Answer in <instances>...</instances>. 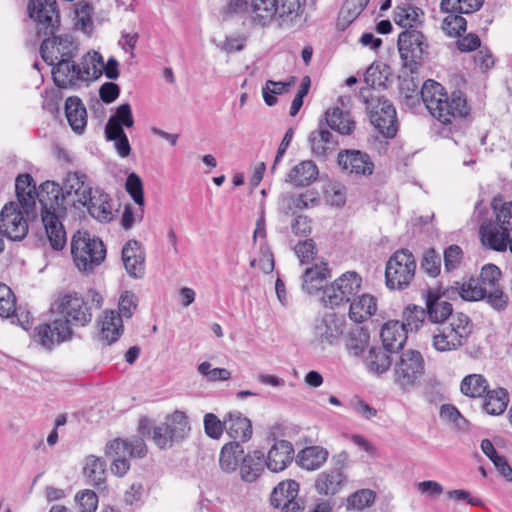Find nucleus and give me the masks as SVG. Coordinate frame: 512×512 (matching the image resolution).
<instances>
[{
	"mask_svg": "<svg viewBox=\"0 0 512 512\" xmlns=\"http://www.w3.org/2000/svg\"><path fill=\"white\" fill-rule=\"evenodd\" d=\"M33 179L29 174H22L16 178L15 191L18 203L27 215L33 210L36 199L42 205V222L50 246L54 250H62L67 242L66 231L57 212L63 208L64 194L59 184L46 181L36 191Z\"/></svg>",
	"mask_w": 512,
	"mask_h": 512,
	"instance_id": "1",
	"label": "nucleus"
},
{
	"mask_svg": "<svg viewBox=\"0 0 512 512\" xmlns=\"http://www.w3.org/2000/svg\"><path fill=\"white\" fill-rule=\"evenodd\" d=\"M421 98L430 114L444 125L452 124L469 114L466 98L461 92L455 91L449 96L444 87L434 80L424 82Z\"/></svg>",
	"mask_w": 512,
	"mask_h": 512,
	"instance_id": "2",
	"label": "nucleus"
},
{
	"mask_svg": "<svg viewBox=\"0 0 512 512\" xmlns=\"http://www.w3.org/2000/svg\"><path fill=\"white\" fill-rule=\"evenodd\" d=\"M472 328L471 321L466 314L455 313L449 318V321L435 329L432 346L439 352L455 351L467 342Z\"/></svg>",
	"mask_w": 512,
	"mask_h": 512,
	"instance_id": "3",
	"label": "nucleus"
},
{
	"mask_svg": "<svg viewBox=\"0 0 512 512\" xmlns=\"http://www.w3.org/2000/svg\"><path fill=\"white\" fill-rule=\"evenodd\" d=\"M360 97L366 104L370 121L379 133L386 138H393L398 130L396 110L392 104L377 95L369 88H363Z\"/></svg>",
	"mask_w": 512,
	"mask_h": 512,
	"instance_id": "4",
	"label": "nucleus"
},
{
	"mask_svg": "<svg viewBox=\"0 0 512 512\" xmlns=\"http://www.w3.org/2000/svg\"><path fill=\"white\" fill-rule=\"evenodd\" d=\"M71 253L79 270H92L102 263L106 256L103 242L86 231H78L71 241Z\"/></svg>",
	"mask_w": 512,
	"mask_h": 512,
	"instance_id": "5",
	"label": "nucleus"
},
{
	"mask_svg": "<svg viewBox=\"0 0 512 512\" xmlns=\"http://www.w3.org/2000/svg\"><path fill=\"white\" fill-rule=\"evenodd\" d=\"M146 453V445L140 437L114 439L106 447V454L112 458L111 472L118 477H123L129 471L128 457L142 458Z\"/></svg>",
	"mask_w": 512,
	"mask_h": 512,
	"instance_id": "6",
	"label": "nucleus"
},
{
	"mask_svg": "<svg viewBox=\"0 0 512 512\" xmlns=\"http://www.w3.org/2000/svg\"><path fill=\"white\" fill-rule=\"evenodd\" d=\"M397 45L403 66L411 73L416 72L428 49L423 33L417 29H406L399 34Z\"/></svg>",
	"mask_w": 512,
	"mask_h": 512,
	"instance_id": "7",
	"label": "nucleus"
},
{
	"mask_svg": "<svg viewBox=\"0 0 512 512\" xmlns=\"http://www.w3.org/2000/svg\"><path fill=\"white\" fill-rule=\"evenodd\" d=\"M394 382L403 390L414 387L425 372L422 354L413 349L403 351L394 364Z\"/></svg>",
	"mask_w": 512,
	"mask_h": 512,
	"instance_id": "8",
	"label": "nucleus"
},
{
	"mask_svg": "<svg viewBox=\"0 0 512 512\" xmlns=\"http://www.w3.org/2000/svg\"><path fill=\"white\" fill-rule=\"evenodd\" d=\"M416 262L413 254L402 249L396 251L388 260L385 270L386 284L391 289H403L414 278Z\"/></svg>",
	"mask_w": 512,
	"mask_h": 512,
	"instance_id": "9",
	"label": "nucleus"
},
{
	"mask_svg": "<svg viewBox=\"0 0 512 512\" xmlns=\"http://www.w3.org/2000/svg\"><path fill=\"white\" fill-rule=\"evenodd\" d=\"M361 283L362 278L356 272H346L324 288L322 301L332 308L346 304L357 295Z\"/></svg>",
	"mask_w": 512,
	"mask_h": 512,
	"instance_id": "10",
	"label": "nucleus"
},
{
	"mask_svg": "<svg viewBox=\"0 0 512 512\" xmlns=\"http://www.w3.org/2000/svg\"><path fill=\"white\" fill-rule=\"evenodd\" d=\"M16 202L5 204L0 212V232L13 241L22 240L28 233L25 210Z\"/></svg>",
	"mask_w": 512,
	"mask_h": 512,
	"instance_id": "11",
	"label": "nucleus"
},
{
	"mask_svg": "<svg viewBox=\"0 0 512 512\" xmlns=\"http://www.w3.org/2000/svg\"><path fill=\"white\" fill-rule=\"evenodd\" d=\"M27 9L38 25L39 34L54 35L59 24L56 0H30Z\"/></svg>",
	"mask_w": 512,
	"mask_h": 512,
	"instance_id": "12",
	"label": "nucleus"
},
{
	"mask_svg": "<svg viewBox=\"0 0 512 512\" xmlns=\"http://www.w3.org/2000/svg\"><path fill=\"white\" fill-rule=\"evenodd\" d=\"M59 312L64 317L62 320L76 326H85L92 319V313L87 303L78 293H67L63 295L59 303Z\"/></svg>",
	"mask_w": 512,
	"mask_h": 512,
	"instance_id": "13",
	"label": "nucleus"
},
{
	"mask_svg": "<svg viewBox=\"0 0 512 512\" xmlns=\"http://www.w3.org/2000/svg\"><path fill=\"white\" fill-rule=\"evenodd\" d=\"M345 328L346 320L343 315L328 312L317 321L314 333L319 342L333 345L342 337Z\"/></svg>",
	"mask_w": 512,
	"mask_h": 512,
	"instance_id": "14",
	"label": "nucleus"
},
{
	"mask_svg": "<svg viewBox=\"0 0 512 512\" xmlns=\"http://www.w3.org/2000/svg\"><path fill=\"white\" fill-rule=\"evenodd\" d=\"M77 47L70 37H48L40 46L43 60L49 65H54L61 58L73 59Z\"/></svg>",
	"mask_w": 512,
	"mask_h": 512,
	"instance_id": "15",
	"label": "nucleus"
},
{
	"mask_svg": "<svg viewBox=\"0 0 512 512\" xmlns=\"http://www.w3.org/2000/svg\"><path fill=\"white\" fill-rule=\"evenodd\" d=\"M337 163L343 171L357 176H369L374 170V164L370 156L360 150L340 152Z\"/></svg>",
	"mask_w": 512,
	"mask_h": 512,
	"instance_id": "16",
	"label": "nucleus"
},
{
	"mask_svg": "<svg viewBox=\"0 0 512 512\" xmlns=\"http://www.w3.org/2000/svg\"><path fill=\"white\" fill-rule=\"evenodd\" d=\"M347 482L346 472L327 469L316 475L313 487L317 494L331 500L343 490Z\"/></svg>",
	"mask_w": 512,
	"mask_h": 512,
	"instance_id": "17",
	"label": "nucleus"
},
{
	"mask_svg": "<svg viewBox=\"0 0 512 512\" xmlns=\"http://www.w3.org/2000/svg\"><path fill=\"white\" fill-rule=\"evenodd\" d=\"M81 205L86 206L92 218L101 223L114 219V205L110 196L99 189L92 190Z\"/></svg>",
	"mask_w": 512,
	"mask_h": 512,
	"instance_id": "18",
	"label": "nucleus"
},
{
	"mask_svg": "<svg viewBox=\"0 0 512 512\" xmlns=\"http://www.w3.org/2000/svg\"><path fill=\"white\" fill-rule=\"evenodd\" d=\"M72 330L62 320H55L50 324H42L35 329V341L44 348L50 349L55 344L71 338Z\"/></svg>",
	"mask_w": 512,
	"mask_h": 512,
	"instance_id": "19",
	"label": "nucleus"
},
{
	"mask_svg": "<svg viewBox=\"0 0 512 512\" xmlns=\"http://www.w3.org/2000/svg\"><path fill=\"white\" fill-rule=\"evenodd\" d=\"M342 107L338 105L329 108L325 113L327 125L341 135H350L355 129V121L350 112L345 109V101L349 102V97L341 96L338 100Z\"/></svg>",
	"mask_w": 512,
	"mask_h": 512,
	"instance_id": "20",
	"label": "nucleus"
},
{
	"mask_svg": "<svg viewBox=\"0 0 512 512\" xmlns=\"http://www.w3.org/2000/svg\"><path fill=\"white\" fill-rule=\"evenodd\" d=\"M122 261L129 276L141 278L144 275L145 253L138 241L129 240L123 246Z\"/></svg>",
	"mask_w": 512,
	"mask_h": 512,
	"instance_id": "21",
	"label": "nucleus"
},
{
	"mask_svg": "<svg viewBox=\"0 0 512 512\" xmlns=\"http://www.w3.org/2000/svg\"><path fill=\"white\" fill-rule=\"evenodd\" d=\"M294 448L286 440L276 441L267 452L266 467L274 473L285 470L293 460Z\"/></svg>",
	"mask_w": 512,
	"mask_h": 512,
	"instance_id": "22",
	"label": "nucleus"
},
{
	"mask_svg": "<svg viewBox=\"0 0 512 512\" xmlns=\"http://www.w3.org/2000/svg\"><path fill=\"white\" fill-rule=\"evenodd\" d=\"M99 338L110 345L116 342L123 333V320L114 310H106L97 322Z\"/></svg>",
	"mask_w": 512,
	"mask_h": 512,
	"instance_id": "23",
	"label": "nucleus"
},
{
	"mask_svg": "<svg viewBox=\"0 0 512 512\" xmlns=\"http://www.w3.org/2000/svg\"><path fill=\"white\" fill-rule=\"evenodd\" d=\"M54 64L52 76L55 85L59 88H68L78 81H82L80 66L75 64L72 59L61 58Z\"/></svg>",
	"mask_w": 512,
	"mask_h": 512,
	"instance_id": "24",
	"label": "nucleus"
},
{
	"mask_svg": "<svg viewBox=\"0 0 512 512\" xmlns=\"http://www.w3.org/2000/svg\"><path fill=\"white\" fill-rule=\"evenodd\" d=\"M380 337L387 351L397 352L404 347L408 331L400 321L390 320L382 326Z\"/></svg>",
	"mask_w": 512,
	"mask_h": 512,
	"instance_id": "25",
	"label": "nucleus"
},
{
	"mask_svg": "<svg viewBox=\"0 0 512 512\" xmlns=\"http://www.w3.org/2000/svg\"><path fill=\"white\" fill-rule=\"evenodd\" d=\"M278 0H250L249 19L254 26L266 27L275 18Z\"/></svg>",
	"mask_w": 512,
	"mask_h": 512,
	"instance_id": "26",
	"label": "nucleus"
},
{
	"mask_svg": "<svg viewBox=\"0 0 512 512\" xmlns=\"http://www.w3.org/2000/svg\"><path fill=\"white\" fill-rule=\"evenodd\" d=\"M330 277L327 264L323 261H316L313 265L304 269L302 276V288L309 294L319 291L323 282Z\"/></svg>",
	"mask_w": 512,
	"mask_h": 512,
	"instance_id": "27",
	"label": "nucleus"
},
{
	"mask_svg": "<svg viewBox=\"0 0 512 512\" xmlns=\"http://www.w3.org/2000/svg\"><path fill=\"white\" fill-rule=\"evenodd\" d=\"M427 315L430 322L441 326L442 323L449 321L455 313H453L452 305L440 300L437 292L429 290L426 298Z\"/></svg>",
	"mask_w": 512,
	"mask_h": 512,
	"instance_id": "28",
	"label": "nucleus"
},
{
	"mask_svg": "<svg viewBox=\"0 0 512 512\" xmlns=\"http://www.w3.org/2000/svg\"><path fill=\"white\" fill-rule=\"evenodd\" d=\"M225 427L228 435L234 439V442L248 441L252 437V424L251 421L244 417L241 413H229L225 417Z\"/></svg>",
	"mask_w": 512,
	"mask_h": 512,
	"instance_id": "29",
	"label": "nucleus"
},
{
	"mask_svg": "<svg viewBox=\"0 0 512 512\" xmlns=\"http://www.w3.org/2000/svg\"><path fill=\"white\" fill-rule=\"evenodd\" d=\"M350 302L349 318L356 323L366 321L377 311V300L371 294L354 296Z\"/></svg>",
	"mask_w": 512,
	"mask_h": 512,
	"instance_id": "30",
	"label": "nucleus"
},
{
	"mask_svg": "<svg viewBox=\"0 0 512 512\" xmlns=\"http://www.w3.org/2000/svg\"><path fill=\"white\" fill-rule=\"evenodd\" d=\"M281 202L286 212L294 213L298 210H305L317 206L320 203V197L318 192L314 190H306L299 194H284Z\"/></svg>",
	"mask_w": 512,
	"mask_h": 512,
	"instance_id": "31",
	"label": "nucleus"
},
{
	"mask_svg": "<svg viewBox=\"0 0 512 512\" xmlns=\"http://www.w3.org/2000/svg\"><path fill=\"white\" fill-rule=\"evenodd\" d=\"M67 121L75 133L81 134L87 124V112L82 101L76 97H68L65 103Z\"/></svg>",
	"mask_w": 512,
	"mask_h": 512,
	"instance_id": "32",
	"label": "nucleus"
},
{
	"mask_svg": "<svg viewBox=\"0 0 512 512\" xmlns=\"http://www.w3.org/2000/svg\"><path fill=\"white\" fill-rule=\"evenodd\" d=\"M319 171L317 165L312 160H305L295 165L287 174L286 181L298 186L304 187L316 181Z\"/></svg>",
	"mask_w": 512,
	"mask_h": 512,
	"instance_id": "33",
	"label": "nucleus"
},
{
	"mask_svg": "<svg viewBox=\"0 0 512 512\" xmlns=\"http://www.w3.org/2000/svg\"><path fill=\"white\" fill-rule=\"evenodd\" d=\"M266 467L264 453L254 450L242 459L240 465V476L245 482L252 483L257 480Z\"/></svg>",
	"mask_w": 512,
	"mask_h": 512,
	"instance_id": "34",
	"label": "nucleus"
},
{
	"mask_svg": "<svg viewBox=\"0 0 512 512\" xmlns=\"http://www.w3.org/2000/svg\"><path fill=\"white\" fill-rule=\"evenodd\" d=\"M329 452L321 446H309L302 449L296 457L297 464L307 470L314 471L321 468L327 461Z\"/></svg>",
	"mask_w": 512,
	"mask_h": 512,
	"instance_id": "35",
	"label": "nucleus"
},
{
	"mask_svg": "<svg viewBox=\"0 0 512 512\" xmlns=\"http://www.w3.org/2000/svg\"><path fill=\"white\" fill-rule=\"evenodd\" d=\"M309 143L312 153L318 158H326L337 145L332 133L327 129L319 128L309 135Z\"/></svg>",
	"mask_w": 512,
	"mask_h": 512,
	"instance_id": "36",
	"label": "nucleus"
},
{
	"mask_svg": "<svg viewBox=\"0 0 512 512\" xmlns=\"http://www.w3.org/2000/svg\"><path fill=\"white\" fill-rule=\"evenodd\" d=\"M365 365L368 371L380 376L386 373L391 366V359L388 351L383 347H371L365 358Z\"/></svg>",
	"mask_w": 512,
	"mask_h": 512,
	"instance_id": "37",
	"label": "nucleus"
},
{
	"mask_svg": "<svg viewBox=\"0 0 512 512\" xmlns=\"http://www.w3.org/2000/svg\"><path fill=\"white\" fill-rule=\"evenodd\" d=\"M63 189L67 196L74 195L76 201L80 204L93 190L86 183V176L79 172H70L67 174Z\"/></svg>",
	"mask_w": 512,
	"mask_h": 512,
	"instance_id": "38",
	"label": "nucleus"
},
{
	"mask_svg": "<svg viewBox=\"0 0 512 512\" xmlns=\"http://www.w3.org/2000/svg\"><path fill=\"white\" fill-rule=\"evenodd\" d=\"M299 483L293 479H287L278 483L271 493V504L279 507L285 503L299 499Z\"/></svg>",
	"mask_w": 512,
	"mask_h": 512,
	"instance_id": "39",
	"label": "nucleus"
},
{
	"mask_svg": "<svg viewBox=\"0 0 512 512\" xmlns=\"http://www.w3.org/2000/svg\"><path fill=\"white\" fill-rule=\"evenodd\" d=\"M83 473L97 489L104 488L106 481V464L101 458L94 455L86 457Z\"/></svg>",
	"mask_w": 512,
	"mask_h": 512,
	"instance_id": "40",
	"label": "nucleus"
},
{
	"mask_svg": "<svg viewBox=\"0 0 512 512\" xmlns=\"http://www.w3.org/2000/svg\"><path fill=\"white\" fill-rule=\"evenodd\" d=\"M80 72L82 81H90L98 79L104 69V61L102 56L96 51H90L82 57L80 64Z\"/></svg>",
	"mask_w": 512,
	"mask_h": 512,
	"instance_id": "41",
	"label": "nucleus"
},
{
	"mask_svg": "<svg viewBox=\"0 0 512 512\" xmlns=\"http://www.w3.org/2000/svg\"><path fill=\"white\" fill-rule=\"evenodd\" d=\"M243 457L244 449L239 442L227 443L220 452V467L225 472H233L236 470Z\"/></svg>",
	"mask_w": 512,
	"mask_h": 512,
	"instance_id": "42",
	"label": "nucleus"
},
{
	"mask_svg": "<svg viewBox=\"0 0 512 512\" xmlns=\"http://www.w3.org/2000/svg\"><path fill=\"white\" fill-rule=\"evenodd\" d=\"M510 230L501 229L500 226L482 229V243L495 251H505L508 248Z\"/></svg>",
	"mask_w": 512,
	"mask_h": 512,
	"instance_id": "43",
	"label": "nucleus"
},
{
	"mask_svg": "<svg viewBox=\"0 0 512 512\" xmlns=\"http://www.w3.org/2000/svg\"><path fill=\"white\" fill-rule=\"evenodd\" d=\"M134 125L132 108L129 103L118 106L107 121L105 131H124L123 127L131 128Z\"/></svg>",
	"mask_w": 512,
	"mask_h": 512,
	"instance_id": "44",
	"label": "nucleus"
},
{
	"mask_svg": "<svg viewBox=\"0 0 512 512\" xmlns=\"http://www.w3.org/2000/svg\"><path fill=\"white\" fill-rule=\"evenodd\" d=\"M370 0H345L338 16L337 28L344 30L365 9Z\"/></svg>",
	"mask_w": 512,
	"mask_h": 512,
	"instance_id": "45",
	"label": "nucleus"
},
{
	"mask_svg": "<svg viewBox=\"0 0 512 512\" xmlns=\"http://www.w3.org/2000/svg\"><path fill=\"white\" fill-rule=\"evenodd\" d=\"M486 399L483 404V409L487 414L500 415L502 414L509 403V395L504 388H497L486 392Z\"/></svg>",
	"mask_w": 512,
	"mask_h": 512,
	"instance_id": "46",
	"label": "nucleus"
},
{
	"mask_svg": "<svg viewBox=\"0 0 512 512\" xmlns=\"http://www.w3.org/2000/svg\"><path fill=\"white\" fill-rule=\"evenodd\" d=\"M488 390L487 380L480 374L465 376L460 384V391L463 395L471 398L483 396Z\"/></svg>",
	"mask_w": 512,
	"mask_h": 512,
	"instance_id": "47",
	"label": "nucleus"
},
{
	"mask_svg": "<svg viewBox=\"0 0 512 512\" xmlns=\"http://www.w3.org/2000/svg\"><path fill=\"white\" fill-rule=\"evenodd\" d=\"M481 286L479 280L469 279L462 283L455 282L452 288L466 301H479L484 299L486 293L485 288Z\"/></svg>",
	"mask_w": 512,
	"mask_h": 512,
	"instance_id": "48",
	"label": "nucleus"
},
{
	"mask_svg": "<svg viewBox=\"0 0 512 512\" xmlns=\"http://www.w3.org/2000/svg\"><path fill=\"white\" fill-rule=\"evenodd\" d=\"M295 82V77H291L286 82L267 80L265 85L262 87V96L264 102L268 106H273L277 102L275 95H281L285 92H288L290 88L295 85Z\"/></svg>",
	"mask_w": 512,
	"mask_h": 512,
	"instance_id": "49",
	"label": "nucleus"
},
{
	"mask_svg": "<svg viewBox=\"0 0 512 512\" xmlns=\"http://www.w3.org/2000/svg\"><path fill=\"white\" fill-rule=\"evenodd\" d=\"M163 425L168 428L173 441L184 438L190 430L188 417L180 411L170 415Z\"/></svg>",
	"mask_w": 512,
	"mask_h": 512,
	"instance_id": "50",
	"label": "nucleus"
},
{
	"mask_svg": "<svg viewBox=\"0 0 512 512\" xmlns=\"http://www.w3.org/2000/svg\"><path fill=\"white\" fill-rule=\"evenodd\" d=\"M306 0H281L279 16L285 23H295L304 13Z\"/></svg>",
	"mask_w": 512,
	"mask_h": 512,
	"instance_id": "51",
	"label": "nucleus"
},
{
	"mask_svg": "<svg viewBox=\"0 0 512 512\" xmlns=\"http://www.w3.org/2000/svg\"><path fill=\"white\" fill-rule=\"evenodd\" d=\"M422 15V10L417 7H397L394 12V21L397 25L403 28L414 29V27L420 22V16Z\"/></svg>",
	"mask_w": 512,
	"mask_h": 512,
	"instance_id": "52",
	"label": "nucleus"
},
{
	"mask_svg": "<svg viewBox=\"0 0 512 512\" xmlns=\"http://www.w3.org/2000/svg\"><path fill=\"white\" fill-rule=\"evenodd\" d=\"M484 0H442V12H458L459 14L473 13L481 8Z\"/></svg>",
	"mask_w": 512,
	"mask_h": 512,
	"instance_id": "53",
	"label": "nucleus"
},
{
	"mask_svg": "<svg viewBox=\"0 0 512 512\" xmlns=\"http://www.w3.org/2000/svg\"><path fill=\"white\" fill-rule=\"evenodd\" d=\"M369 334L363 328L351 330L346 339V349L353 356H359L368 346Z\"/></svg>",
	"mask_w": 512,
	"mask_h": 512,
	"instance_id": "54",
	"label": "nucleus"
},
{
	"mask_svg": "<svg viewBox=\"0 0 512 512\" xmlns=\"http://www.w3.org/2000/svg\"><path fill=\"white\" fill-rule=\"evenodd\" d=\"M427 311L417 305H409L403 312V322H401L408 332L418 331L423 325Z\"/></svg>",
	"mask_w": 512,
	"mask_h": 512,
	"instance_id": "55",
	"label": "nucleus"
},
{
	"mask_svg": "<svg viewBox=\"0 0 512 512\" xmlns=\"http://www.w3.org/2000/svg\"><path fill=\"white\" fill-rule=\"evenodd\" d=\"M447 15L442 19L441 28L450 37H458L466 30V19L458 12H445Z\"/></svg>",
	"mask_w": 512,
	"mask_h": 512,
	"instance_id": "56",
	"label": "nucleus"
},
{
	"mask_svg": "<svg viewBox=\"0 0 512 512\" xmlns=\"http://www.w3.org/2000/svg\"><path fill=\"white\" fill-rule=\"evenodd\" d=\"M375 493L370 489H360L350 494L346 500L348 510H363L375 501Z\"/></svg>",
	"mask_w": 512,
	"mask_h": 512,
	"instance_id": "57",
	"label": "nucleus"
},
{
	"mask_svg": "<svg viewBox=\"0 0 512 512\" xmlns=\"http://www.w3.org/2000/svg\"><path fill=\"white\" fill-rule=\"evenodd\" d=\"M75 25L85 33H90L93 27L92 7L89 3L81 1L75 4Z\"/></svg>",
	"mask_w": 512,
	"mask_h": 512,
	"instance_id": "58",
	"label": "nucleus"
},
{
	"mask_svg": "<svg viewBox=\"0 0 512 512\" xmlns=\"http://www.w3.org/2000/svg\"><path fill=\"white\" fill-rule=\"evenodd\" d=\"M295 254L298 257L299 261L303 265H313L316 261H321L316 257V247L313 240L308 239L299 242L295 248Z\"/></svg>",
	"mask_w": 512,
	"mask_h": 512,
	"instance_id": "59",
	"label": "nucleus"
},
{
	"mask_svg": "<svg viewBox=\"0 0 512 512\" xmlns=\"http://www.w3.org/2000/svg\"><path fill=\"white\" fill-rule=\"evenodd\" d=\"M501 271L494 264H486L482 267L479 282L485 290L500 287Z\"/></svg>",
	"mask_w": 512,
	"mask_h": 512,
	"instance_id": "60",
	"label": "nucleus"
},
{
	"mask_svg": "<svg viewBox=\"0 0 512 512\" xmlns=\"http://www.w3.org/2000/svg\"><path fill=\"white\" fill-rule=\"evenodd\" d=\"M197 371L209 382L227 381L231 378V372L226 368H213L208 361L201 362Z\"/></svg>",
	"mask_w": 512,
	"mask_h": 512,
	"instance_id": "61",
	"label": "nucleus"
},
{
	"mask_svg": "<svg viewBox=\"0 0 512 512\" xmlns=\"http://www.w3.org/2000/svg\"><path fill=\"white\" fill-rule=\"evenodd\" d=\"M16 312L15 296L7 285L0 283V316L8 318Z\"/></svg>",
	"mask_w": 512,
	"mask_h": 512,
	"instance_id": "62",
	"label": "nucleus"
},
{
	"mask_svg": "<svg viewBox=\"0 0 512 512\" xmlns=\"http://www.w3.org/2000/svg\"><path fill=\"white\" fill-rule=\"evenodd\" d=\"M203 423L206 435L215 440L220 439L223 434V431L226 430L225 420L222 422L213 413L205 414Z\"/></svg>",
	"mask_w": 512,
	"mask_h": 512,
	"instance_id": "63",
	"label": "nucleus"
},
{
	"mask_svg": "<svg viewBox=\"0 0 512 512\" xmlns=\"http://www.w3.org/2000/svg\"><path fill=\"white\" fill-rule=\"evenodd\" d=\"M440 418L452 423L457 429L464 430L467 427L466 419L459 410L451 404H444L440 408Z\"/></svg>",
	"mask_w": 512,
	"mask_h": 512,
	"instance_id": "64",
	"label": "nucleus"
}]
</instances>
